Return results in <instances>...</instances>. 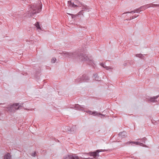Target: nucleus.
Returning <instances> with one entry per match:
<instances>
[{"label": "nucleus", "instance_id": "obj_29", "mask_svg": "<svg viewBox=\"0 0 159 159\" xmlns=\"http://www.w3.org/2000/svg\"><path fill=\"white\" fill-rule=\"evenodd\" d=\"M104 68H106V69L107 70H109V69H111V68L109 66H105Z\"/></svg>", "mask_w": 159, "mask_h": 159}, {"label": "nucleus", "instance_id": "obj_32", "mask_svg": "<svg viewBox=\"0 0 159 159\" xmlns=\"http://www.w3.org/2000/svg\"><path fill=\"white\" fill-rule=\"evenodd\" d=\"M138 16V15L137 16H131V17H130V19H134V18L136 17H137Z\"/></svg>", "mask_w": 159, "mask_h": 159}, {"label": "nucleus", "instance_id": "obj_37", "mask_svg": "<svg viewBox=\"0 0 159 159\" xmlns=\"http://www.w3.org/2000/svg\"><path fill=\"white\" fill-rule=\"evenodd\" d=\"M158 149H159V146L158 147Z\"/></svg>", "mask_w": 159, "mask_h": 159}, {"label": "nucleus", "instance_id": "obj_7", "mask_svg": "<svg viewBox=\"0 0 159 159\" xmlns=\"http://www.w3.org/2000/svg\"><path fill=\"white\" fill-rule=\"evenodd\" d=\"M64 159H83L82 157H79L76 154H72L64 157Z\"/></svg>", "mask_w": 159, "mask_h": 159}, {"label": "nucleus", "instance_id": "obj_9", "mask_svg": "<svg viewBox=\"0 0 159 159\" xmlns=\"http://www.w3.org/2000/svg\"><path fill=\"white\" fill-rule=\"evenodd\" d=\"M158 96H154L153 97H151L150 98H146V99L148 102H154L156 101V100L158 98Z\"/></svg>", "mask_w": 159, "mask_h": 159}, {"label": "nucleus", "instance_id": "obj_10", "mask_svg": "<svg viewBox=\"0 0 159 159\" xmlns=\"http://www.w3.org/2000/svg\"><path fill=\"white\" fill-rule=\"evenodd\" d=\"M73 128H71L69 126H66L65 127V130L68 133H73L74 132V130H72Z\"/></svg>", "mask_w": 159, "mask_h": 159}, {"label": "nucleus", "instance_id": "obj_34", "mask_svg": "<svg viewBox=\"0 0 159 159\" xmlns=\"http://www.w3.org/2000/svg\"><path fill=\"white\" fill-rule=\"evenodd\" d=\"M140 9H138V8H137L135 10V12H139V11L140 12Z\"/></svg>", "mask_w": 159, "mask_h": 159}, {"label": "nucleus", "instance_id": "obj_3", "mask_svg": "<svg viewBox=\"0 0 159 159\" xmlns=\"http://www.w3.org/2000/svg\"><path fill=\"white\" fill-rule=\"evenodd\" d=\"M22 104H22L21 103L20 105H19V103L13 104L7 107L6 110L10 112H14L16 110H17L20 107H22Z\"/></svg>", "mask_w": 159, "mask_h": 159}, {"label": "nucleus", "instance_id": "obj_27", "mask_svg": "<svg viewBox=\"0 0 159 159\" xmlns=\"http://www.w3.org/2000/svg\"><path fill=\"white\" fill-rule=\"evenodd\" d=\"M36 152H34L33 153H32L31 154V155L33 157H35L36 156Z\"/></svg>", "mask_w": 159, "mask_h": 159}, {"label": "nucleus", "instance_id": "obj_24", "mask_svg": "<svg viewBox=\"0 0 159 159\" xmlns=\"http://www.w3.org/2000/svg\"><path fill=\"white\" fill-rule=\"evenodd\" d=\"M72 3L71 1H68V4L69 6L71 7L72 5Z\"/></svg>", "mask_w": 159, "mask_h": 159}, {"label": "nucleus", "instance_id": "obj_15", "mask_svg": "<svg viewBox=\"0 0 159 159\" xmlns=\"http://www.w3.org/2000/svg\"><path fill=\"white\" fill-rule=\"evenodd\" d=\"M93 76L96 80L98 81L100 80V78L98 76V75L97 74H95L93 75Z\"/></svg>", "mask_w": 159, "mask_h": 159}, {"label": "nucleus", "instance_id": "obj_13", "mask_svg": "<svg viewBox=\"0 0 159 159\" xmlns=\"http://www.w3.org/2000/svg\"><path fill=\"white\" fill-rule=\"evenodd\" d=\"M148 7H147L146 5H145L143 6H142L140 7L139 8H138V9H140V11H143L144 10H145L146 8H148Z\"/></svg>", "mask_w": 159, "mask_h": 159}, {"label": "nucleus", "instance_id": "obj_6", "mask_svg": "<svg viewBox=\"0 0 159 159\" xmlns=\"http://www.w3.org/2000/svg\"><path fill=\"white\" fill-rule=\"evenodd\" d=\"M73 106L74 107H70V108H75L76 110L80 111L86 112L87 113H89L90 115H92V111L90 110H88V111H86L85 108L84 107V106H81L78 104H75Z\"/></svg>", "mask_w": 159, "mask_h": 159}, {"label": "nucleus", "instance_id": "obj_14", "mask_svg": "<svg viewBox=\"0 0 159 159\" xmlns=\"http://www.w3.org/2000/svg\"><path fill=\"white\" fill-rule=\"evenodd\" d=\"M11 156L9 153H7L4 156V159H11Z\"/></svg>", "mask_w": 159, "mask_h": 159}, {"label": "nucleus", "instance_id": "obj_11", "mask_svg": "<svg viewBox=\"0 0 159 159\" xmlns=\"http://www.w3.org/2000/svg\"><path fill=\"white\" fill-rule=\"evenodd\" d=\"M82 9L84 11L89 12L90 11V8L87 5H83Z\"/></svg>", "mask_w": 159, "mask_h": 159}, {"label": "nucleus", "instance_id": "obj_22", "mask_svg": "<svg viewBox=\"0 0 159 159\" xmlns=\"http://www.w3.org/2000/svg\"><path fill=\"white\" fill-rule=\"evenodd\" d=\"M135 12V10H134V11H127V12H125L124 13H123V14H126V13H134Z\"/></svg>", "mask_w": 159, "mask_h": 159}, {"label": "nucleus", "instance_id": "obj_16", "mask_svg": "<svg viewBox=\"0 0 159 159\" xmlns=\"http://www.w3.org/2000/svg\"><path fill=\"white\" fill-rule=\"evenodd\" d=\"M136 56L139 57V58H141V59H144V56L142 54H137L136 55Z\"/></svg>", "mask_w": 159, "mask_h": 159}, {"label": "nucleus", "instance_id": "obj_26", "mask_svg": "<svg viewBox=\"0 0 159 159\" xmlns=\"http://www.w3.org/2000/svg\"><path fill=\"white\" fill-rule=\"evenodd\" d=\"M56 60V59L55 57H53L52 58L51 60V62L53 63H54Z\"/></svg>", "mask_w": 159, "mask_h": 159}, {"label": "nucleus", "instance_id": "obj_2", "mask_svg": "<svg viewBox=\"0 0 159 159\" xmlns=\"http://www.w3.org/2000/svg\"><path fill=\"white\" fill-rule=\"evenodd\" d=\"M42 8V4L36 5L34 4L31 6L29 10L28 11V14L29 16H32L34 15L39 13Z\"/></svg>", "mask_w": 159, "mask_h": 159}, {"label": "nucleus", "instance_id": "obj_17", "mask_svg": "<svg viewBox=\"0 0 159 159\" xmlns=\"http://www.w3.org/2000/svg\"><path fill=\"white\" fill-rule=\"evenodd\" d=\"M142 142L145 143V141L147 140V139L145 137H144L142 139H136V140H139Z\"/></svg>", "mask_w": 159, "mask_h": 159}, {"label": "nucleus", "instance_id": "obj_12", "mask_svg": "<svg viewBox=\"0 0 159 159\" xmlns=\"http://www.w3.org/2000/svg\"><path fill=\"white\" fill-rule=\"evenodd\" d=\"M126 133L125 131H123L121 132L120 133L118 134V136L119 137H121V138H125L126 136Z\"/></svg>", "mask_w": 159, "mask_h": 159}, {"label": "nucleus", "instance_id": "obj_35", "mask_svg": "<svg viewBox=\"0 0 159 159\" xmlns=\"http://www.w3.org/2000/svg\"><path fill=\"white\" fill-rule=\"evenodd\" d=\"M124 66H126L127 65V63H124L123 64Z\"/></svg>", "mask_w": 159, "mask_h": 159}, {"label": "nucleus", "instance_id": "obj_8", "mask_svg": "<svg viewBox=\"0 0 159 159\" xmlns=\"http://www.w3.org/2000/svg\"><path fill=\"white\" fill-rule=\"evenodd\" d=\"M125 143L127 145L130 144L131 145H132V144H135L136 145H139L140 146H142L143 147H148V146L147 145H146L143 144L142 143H140L138 141H137V142H135V141L130 142V141H129V142H126Z\"/></svg>", "mask_w": 159, "mask_h": 159}, {"label": "nucleus", "instance_id": "obj_20", "mask_svg": "<svg viewBox=\"0 0 159 159\" xmlns=\"http://www.w3.org/2000/svg\"><path fill=\"white\" fill-rule=\"evenodd\" d=\"M98 113L96 111H93L92 112V115L93 116H98Z\"/></svg>", "mask_w": 159, "mask_h": 159}, {"label": "nucleus", "instance_id": "obj_19", "mask_svg": "<svg viewBox=\"0 0 159 159\" xmlns=\"http://www.w3.org/2000/svg\"><path fill=\"white\" fill-rule=\"evenodd\" d=\"M68 14L70 15L71 16V18L72 19H74V18L76 17V16H78L77 14L76 15H74L71 14H70L69 13H67Z\"/></svg>", "mask_w": 159, "mask_h": 159}, {"label": "nucleus", "instance_id": "obj_28", "mask_svg": "<svg viewBox=\"0 0 159 159\" xmlns=\"http://www.w3.org/2000/svg\"><path fill=\"white\" fill-rule=\"evenodd\" d=\"M99 115H101V118H103L105 116V115H103V114H102L101 113H98V116H99Z\"/></svg>", "mask_w": 159, "mask_h": 159}, {"label": "nucleus", "instance_id": "obj_25", "mask_svg": "<svg viewBox=\"0 0 159 159\" xmlns=\"http://www.w3.org/2000/svg\"><path fill=\"white\" fill-rule=\"evenodd\" d=\"M128 62L129 64L131 65H133L134 63V61H128Z\"/></svg>", "mask_w": 159, "mask_h": 159}, {"label": "nucleus", "instance_id": "obj_36", "mask_svg": "<svg viewBox=\"0 0 159 159\" xmlns=\"http://www.w3.org/2000/svg\"><path fill=\"white\" fill-rule=\"evenodd\" d=\"M152 123H153L154 125H156V121H155L154 122H152Z\"/></svg>", "mask_w": 159, "mask_h": 159}, {"label": "nucleus", "instance_id": "obj_5", "mask_svg": "<svg viewBox=\"0 0 159 159\" xmlns=\"http://www.w3.org/2000/svg\"><path fill=\"white\" fill-rule=\"evenodd\" d=\"M90 78L89 77L86 75L84 74L80 78L76 79L75 80V82L76 84L82 83V82H89Z\"/></svg>", "mask_w": 159, "mask_h": 159}, {"label": "nucleus", "instance_id": "obj_31", "mask_svg": "<svg viewBox=\"0 0 159 159\" xmlns=\"http://www.w3.org/2000/svg\"><path fill=\"white\" fill-rule=\"evenodd\" d=\"M78 7V6L77 5L74 4V3H72V5L71 6V7Z\"/></svg>", "mask_w": 159, "mask_h": 159}, {"label": "nucleus", "instance_id": "obj_33", "mask_svg": "<svg viewBox=\"0 0 159 159\" xmlns=\"http://www.w3.org/2000/svg\"><path fill=\"white\" fill-rule=\"evenodd\" d=\"M100 64L101 66H102L104 68L105 66L104 64L103 63H100Z\"/></svg>", "mask_w": 159, "mask_h": 159}, {"label": "nucleus", "instance_id": "obj_30", "mask_svg": "<svg viewBox=\"0 0 159 159\" xmlns=\"http://www.w3.org/2000/svg\"><path fill=\"white\" fill-rule=\"evenodd\" d=\"M147 7H152V3L146 5Z\"/></svg>", "mask_w": 159, "mask_h": 159}, {"label": "nucleus", "instance_id": "obj_1", "mask_svg": "<svg viewBox=\"0 0 159 159\" xmlns=\"http://www.w3.org/2000/svg\"><path fill=\"white\" fill-rule=\"evenodd\" d=\"M61 54L62 56L65 57H68L73 59L78 58L82 61H87V64L93 66L95 65L93 60H89L86 55L84 53L76 52L73 53L65 52Z\"/></svg>", "mask_w": 159, "mask_h": 159}, {"label": "nucleus", "instance_id": "obj_21", "mask_svg": "<svg viewBox=\"0 0 159 159\" xmlns=\"http://www.w3.org/2000/svg\"><path fill=\"white\" fill-rule=\"evenodd\" d=\"M152 7H159V4H153L152 3Z\"/></svg>", "mask_w": 159, "mask_h": 159}, {"label": "nucleus", "instance_id": "obj_18", "mask_svg": "<svg viewBox=\"0 0 159 159\" xmlns=\"http://www.w3.org/2000/svg\"><path fill=\"white\" fill-rule=\"evenodd\" d=\"M35 25L36 27L38 29H39L41 30V29L39 23L38 22H36L35 24Z\"/></svg>", "mask_w": 159, "mask_h": 159}, {"label": "nucleus", "instance_id": "obj_4", "mask_svg": "<svg viewBox=\"0 0 159 159\" xmlns=\"http://www.w3.org/2000/svg\"><path fill=\"white\" fill-rule=\"evenodd\" d=\"M106 150H102V149H98L96 150L94 152H90L89 153H85V154H89L90 156L93 157V158L89 157L87 159H94L97 158V157L99 156V153L100 152H105L107 151Z\"/></svg>", "mask_w": 159, "mask_h": 159}, {"label": "nucleus", "instance_id": "obj_23", "mask_svg": "<svg viewBox=\"0 0 159 159\" xmlns=\"http://www.w3.org/2000/svg\"><path fill=\"white\" fill-rule=\"evenodd\" d=\"M84 11L83 10V9L81 11H80L77 14L78 15V16L79 15H81V14H82L83 15V13H84Z\"/></svg>", "mask_w": 159, "mask_h": 159}]
</instances>
